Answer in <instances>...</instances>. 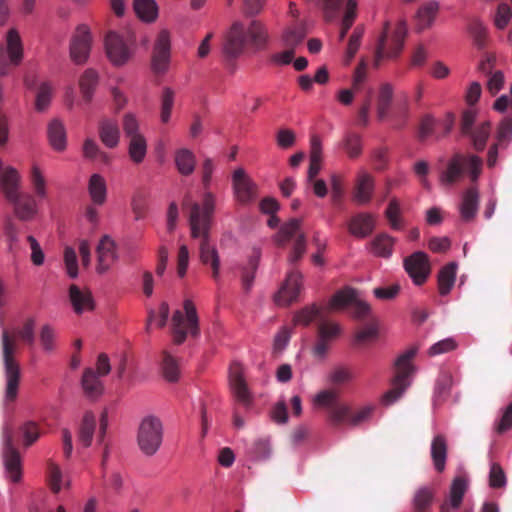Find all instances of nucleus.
<instances>
[{"label": "nucleus", "instance_id": "nucleus-22", "mask_svg": "<svg viewBox=\"0 0 512 512\" xmlns=\"http://www.w3.org/2000/svg\"><path fill=\"white\" fill-rule=\"evenodd\" d=\"M232 182L235 197L240 203H249L256 197V185L247 176L244 169L238 168L234 171Z\"/></svg>", "mask_w": 512, "mask_h": 512}, {"label": "nucleus", "instance_id": "nucleus-57", "mask_svg": "<svg viewBox=\"0 0 512 512\" xmlns=\"http://www.w3.org/2000/svg\"><path fill=\"white\" fill-rule=\"evenodd\" d=\"M55 331L49 324H45L41 327L39 333V341L45 352H52L55 348Z\"/></svg>", "mask_w": 512, "mask_h": 512}, {"label": "nucleus", "instance_id": "nucleus-50", "mask_svg": "<svg viewBox=\"0 0 512 512\" xmlns=\"http://www.w3.org/2000/svg\"><path fill=\"white\" fill-rule=\"evenodd\" d=\"M453 384V377L450 372H442L435 385V397L437 400L443 401L445 400L449 393Z\"/></svg>", "mask_w": 512, "mask_h": 512}, {"label": "nucleus", "instance_id": "nucleus-33", "mask_svg": "<svg viewBox=\"0 0 512 512\" xmlns=\"http://www.w3.org/2000/svg\"><path fill=\"white\" fill-rule=\"evenodd\" d=\"M47 135L54 150L63 151L66 148V131L61 121L52 120L48 125Z\"/></svg>", "mask_w": 512, "mask_h": 512}, {"label": "nucleus", "instance_id": "nucleus-55", "mask_svg": "<svg viewBox=\"0 0 512 512\" xmlns=\"http://www.w3.org/2000/svg\"><path fill=\"white\" fill-rule=\"evenodd\" d=\"M64 264L67 275L75 279L78 277V259L74 248L66 246L64 249Z\"/></svg>", "mask_w": 512, "mask_h": 512}, {"label": "nucleus", "instance_id": "nucleus-20", "mask_svg": "<svg viewBox=\"0 0 512 512\" xmlns=\"http://www.w3.org/2000/svg\"><path fill=\"white\" fill-rule=\"evenodd\" d=\"M170 61V36L166 30L159 32L152 55V69L162 74L168 69Z\"/></svg>", "mask_w": 512, "mask_h": 512}, {"label": "nucleus", "instance_id": "nucleus-32", "mask_svg": "<svg viewBox=\"0 0 512 512\" xmlns=\"http://www.w3.org/2000/svg\"><path fill=\"white\" fill-rule=\"evenodd\" d=\"M491 134V122L483 121L468 133L471 145L475 151H483Z\"/></svg>", "mask_w": 512, "mask_h": 512}, {"label": "nucleus", "instance_id": "nucleus-3", "mask_svg": "<svg viewBox=\"0 0 512 512\" xmlns=\"http://www.w3.org/2000/svg\"><path fill=\"white\" fill-rule=\"evenodd\" d=\"M268 42V32L263 23L252 20L248 26L235 21L225 36L223 53L228 59L240 57L247 47L263 49Z\"/></svg>", "mask_w": 512, "mask_h": 512}, {"label": "nucleus", "instance_id": "nucleus-48", "mask_svg": "<svg viewBox=\"0 0 512 512\" xmlns=\"http://www.w3.org/2000/svg\"><path fill=\"white\" fill-rule=\"evenodd\" d=\"M175 92L170 87H164L161 93V122L166 124L171 117L172 108L174 105Z\"/></svg>", "mask_w": 512, "mask_h": 512}, {"label": "nucleus", "instance_id": "nucleus-5", "mask_svg": "<svg viewBox=\"0 0 512 512\" xmlns=\"http://www.w3.org/2000/svg\"><path fill=\"white\" fill-rule=\"evenodd\" d=\"M483 167V160L474 154L455 153L448 160L445 169L440 172L441 185L450 187L459 182L466 173L472 183L478 181Z\"/></svg>", "mask_w": 512, "mask_h": 512}, {"label": "nucleus", "instance_id": "nucleus-24", "mask_svg": "<svg viewBox=\"0 0 512 512\" xmlns=\"http://www.w3.org/2000/svg\"><path fill=\"white\" fill-rule=\"evenodd\" d=\"M374 186L373 176L366 171H360L357 174L353 190V201L360 205L369 203L373 195Z\"/></svg>", "mask_w": 512, "mask_h": 512}, {"label": "nucleus", "instance_id": "nucleus-60", "mask_svg": "<svg viewBox=\"0 0 512 512\" xmlns=\"http://www.w3.org/2000/svg\"><path fill=\"white\" fill-rule=\"evenodd\" d=\"M47 469L50 488L54 493H58L61 490V470L59 466L51 460L47 463Z\"/></svg>", "mask_w": 512, "mask_h": 512}, {"label": "nucleus", "instance_id": "nucleus-40", "mask_svg": "<svg viewBox=\"0 0 512 512\" xmlns=\"http://www.w3.org/2000/svg\"><path fill=\"white\" fill-rule=\"evenodd\" d=\"M136 15L145 22H153L158 15V6L154 0H134Z\"/></svg>", "mask_w": 512, "mask_h": 512}, {"label": "nucleus", "instance_id": "nucleus-27", "mask_svg": "<svg viewBox=\"0 0 512 512\" xmlns=\"http://www.w3.org/2000/svg\"><path fill=\"white\" fill-rule=\"evenodd\" d=\"M374 218L371 214L360 213L349 222V231L357 237H366L374 230Z\"/></svg>", "mask_w": 512, "mask_h": 512}, {"label": "nucleus", "instance_id": "nucleus-11", "mask_svg": "<svg viewBox=\"0 0 512 512\" xmlns=\"http://www.w3.org/2000/svg\"><path fill=\"white\" fill-rule=\"evenodd\" d=\"M301 219L293 218L285 223L277 234V244L284 246L290 239L296 237L292 253L289 257V262L295 264L298 262L306 251V238L303 232H301Z\"/></svg>", "mask_w": 512, "mask_h": 512}, {"label": "nucleus", "instance_id": "nucleus-16", "mask_svg": "<svg viewBox=\"0 0 512 512\" xmlns=\"http://www.w3.org/2000/svg\"><path fill=\"white\" fill-rule=\"evenodd\" d=\"M348 305L351 306L352 313L356 318H364L370 312L369 304L359 300L356 296V291L349 287L336 292L329 303L330 309L333 310H338Z\"/></svg>", "mask_w": 512, "mask_h": 512}, {"label": "nucleus", "instance_id": "nucleus-51", "mask_svg": "<svg viewBox=\"0 0 512 512\" xmlns=\"http://www.w3.org/2000/svg\"><path fill=\"white\" fill-rule=\"evenodd\" d=\"M468 30L474 39L475 45L483 49L486 45L487 29L478 19H472L468 25Z\"/></svg>", "mask_w": 512, "mask_h": 512}, {"label": "nucleus", "instance_id": "nucleus-18", "mask_svg": "<svg viewBox=\"0 0 512 512\" xmlns=\"http://www.w3.org/2000/svg\"><path fill=\"white\" fill-rule=\"evenodd\" d=\"M229 384L237 403L248 409L252 404V395L243 377V369L239 363H233L229 368Z\"/></svg>", "mask_w": 512, "mask_h": 512}, {"label": "nucleus", "instance_id": "nucleus-39", "mask_svg": "<svg viewBox=\"0 0 512 512\" xmlns=\"http://www.w3.org/2000/svg\"><path fill=\"white\" fill-rule=\"evenodd\" d=\"M439 10V3L437 1H428L421 6L417 12V26L419 30L429 27Z\"/></svg>", "mask_w": 512, "mask_h": 512}, {"label": "nucleus", "instance_id": "nucleus-29", "mask_svg": "<svg viewBox=\"0 0 512 512\" xmlns=\"http://www.w3.org/2000/svg\"><path fill=\"white\" fill-rule=\"evenodd\" d=\"M174 163L177 171L182 176H189L195 170L196 157L191 150L187 148H180L174 153Z\"/></svg>", "mask_w": 512, "mask_h": 512}, {"label": "nucleus", "instance_id": "nucleus-38", "mask_svg": "<svg viewBox=\"0 0 512 512\" xmlns=\"http://www.w3.org/2000/svg\"><path fill=\"white\" fill-rule=\"evenodd\" d=\"M96 428V418L92 412H86L80 424L78 438L84 447H89Z\"/></svg>", "mask_w": 512, "mask_h": 512}, {"label": "nucleus", "instance_id": "nucleus-46", "mask_svg": "<svg viewBox=\"0 0 512 512\" xmlns=\"http://www.w3.org/2000/svg\"><path fill=\"white\" fill-rule=\"evenodd\" d=\"M12 335L19 337L28 347L32 348L35 344V319L27 318L22 327L15 329Z\"/></svg>", "mask_w": 512, "mask_h": 512}, {"label": "nucleus", "instance_id": "nucleus-12", "mask_svg": "<svg viewBox=\"0 0 512 512\" xmlns=\"http://www.w3.org/2000/svg\"><path fill=\"white\" fill-rule=\"evenodd\" d=\"M325 18L328 21L334 20L344 5L345 0H320ZM356 0H346L345 12L341 22L339 40L342 41L356 18Z\"/></svg>", "mask_w": 512, "mask_h": 512}, {"label": "nucleus", "instance_id": "nucleus-62", "mask_svg": "<svg viewBox=\"0 0 512 512\" xmlns=\"http://www.w3.org/2000/svg\"><path fill=\"white\" fill-rule=\"evenodd\" d=\"M52 88L50 84L42 83L37 91L35 107L38 111L45 110L51 100Z\"/></svg>", "mask_w": 512, "mask_h": 512}, {"label": "nucleus", "instance_id": "nucleus-43", "mask_svg": "<svg viewBox=\"0 0 512 512\" xmlns=\"http://www.w3.org/2000/svg\"><path fill=\"white\" fill-rule=\"evenodd\" d=\"M467 481L463 477H456L450 487L449 501L451 508L457 509L460 507L463 497L467 490Z\"/></svg>", "mask_w": 512, "mask_h": 512}, {"label": "nucleus", "instance_id": "nucleus-53", "mask_svg": "<svg viewBox=\"0 0 512 512\" xmlns=\"http://www.w3.org/2000/svg\"><path fill=\"white\" fill-rule=\"evenodd\" d=\"M343 146L350 158L358 157L362 152L361 136L354 132H348Z\"/></svg>", "mask_w": 512, "mask_h": 512}, {"label": "nucleus", "instance_id": "nucleus-26", "mask_svg": "<svg viewBox=\"0 0 512 512\" xmlns=\"http://www.w3.org/2000/svg\"><path fill=\"white\" fill-rule=\"evenodd\" d=\"M101 142L110 149L118 146L120 141V129L116 120L103 119L98 127Z\"/></svg>", "mask_w": 512, "mask_h": 512}, {"label": "nucleus", "instance_id": "nucleus-13", "mask_svg": "<svg viewBox=\"0 0 512 512\" xmlns=\"http://www.w3.org/2000/svg\"><path fill=\"white\" fill-rule=\"evenodd\" d=\"M3 462L7 478L18 483L22 478V461L18 450L13 443L12 431L5 428L3 431Z\"/></svg>", "mask_w": 512, "mask_h": 512}, {"label": "nucleus", "instance_id": "nucleus-42", "mask_svg": "<svg viewBox=\"0 0 512 512\" xmlns=\"http://www.w3.org/2000/svg\"><path fill=\"white\" fill-rule=\"evenodd\" d=\"M393 97V88L391 84H382L377 97V115L379 120H383L389 111Z\"/></svg>", "mask_w": 512, "mask_h": 512}, {"label": "nucleus", "instance_id": "nucleus-7", "mask_svg": "<svg viewBox=\"0 0 512 512\" xmlns=\"http://www.w3.org/2000/svg\"><path fill=\"white\" fill-rule=\"evenodd\" d=\"M416 353L417 348L412 347L401 354L395 361L396 373L392 381V388L383 396L384 404L390 405L394 403L402 396L406 388L410 385L408 378L413 372L411 360L414 358Z\"/></svg>", "mask_w": 512, "mask_h": 512}, {"label": "nucleus", "instance_id": "nucleus-36", "mask_svg": "<svg viewBox=\"0 0 512 512\" xmlns=\"http://www.w3.org/2000/svg\"><path fill=\"white\" fill-rule=\"evenodd\" d=\"M98 85V73L94 69H86L79 79V87L82 97L86 102H90Z\"/></svg>", "mask_w": 512, "mask_h": 512}, {"label": "nucleus", "instance_id": "nucleus-4", "mask_svg": "<svg viewBox=\"0 0 512 512\" xmlns=\"http://www.w3.org/2000/svg\"><path fill=\"white\" fill-rule=\"evenodd\" d=\"M2 359L5 376L4 403L12 404L16 401L21 381V368L16 360L18 343L15 335L7 329L1 333Z\"/></svg>", "mask_w": 512, "mask_h": 512}, {"label": "nucleus", "instance_id": "nucleus-58", "mask_svg": "<svg viewBox=\"0 0 512 512\" xmlns=\"http://www.w3.org/2000/svg\"><path fill=\"white\" fill-rule=\"evenodd\" d=\"M385 216L388 219L392 229L399 230L401 228L400 203L396 198H392L390 200L389 205L385 211Z\"/></svg>", "mask_w": 512, "mask_h": 512}, {"label": "nucleus", "instance_id": "nucleus-41", "mask_svg": "<svg viewBox=\"0 0 512 512\" xmlns=\"http://www.w3.org/2000/svg\"><path fill=\"white\" fill-rule=\"evenodd\" d=\"M306 29L303 23L288 27L282 36L283 45L295 49L305 38Z\"/></svg>", "mask_w": 512, "mask_h": 512}, {"label": "nucleus", "instance_id": "nucleus-56", "mask_svg": "<svg viewBox=\"0 0 512 512\" xmlns=\"http://www.w3.org/2000/svg\"><path fill=\"white\" fill-rule=\"evenodd\" d=\"M351 410L348 406L335 403L330 408V417L334 424H349L351 419Z\"/></svg>", "mask_w": 512, "mask_h": 512}, {"label": "nucleus", "instance_id": "nucleus-45", "mask_svg": "<svg viewBox=\"0 0 512 512\" xmlns=\"http://www.w3.org/2000/svg\"><path fill=\"white\" fill-rule=\"evenodd\" d=\"M259 259L260 251L255 249L253 251V255L249 259L248 267L245 268L242 272V285L246 292H248L253 285L255 272L259 264Z\"/></svg>", "mask_w": 512, "mask_h": 512}, {"label": "nucleus", "instance_id": "nucleus-23", "mask_svg": "<svg viewBox=\"0 0 512 512\" xmlns=\"http://www.w3.org/2000/svg\"><path fill=\"white\" fill-rule=\"evenodd\" d=\"M97 272L102 274L110 269L117 259L116 244L108 236L104 235L97 246Z\"/></svg>", "mask_w": 512, "mask_h": 512}, {"label": "nucleus", "instance_id": "nucleus-21", "mask_svg": "<svg viewBox=\"0 0 512 512\" xmlns=\"http://www.w3.org/2000/svg\"><path fill=\"white\" fill-rule=\"evenodd\" d=\"M302 275L298 271H291L277 294L275 303L280 306H287L296 301L301 290Z\"/></svg>", "mask_w": 512, "mask_h": 512}, {"label": "nucleus", "instance_id": "nucleus-54", "mask_svg": "<svg viewBox=\"0 0 512 512\" xmlns=\"http://www.w3.org/2000/svg\"><path fill=\"white\" fill-rule=\"evenodd\" d=\"M363 34H364V28L362 26H357L353 30V32L349 38L347 49H346V54H345L347 63H349L354 58L355 54L357 53V51L360 47V44H361V39L363 37Z\"/></svg>", "mask_w": 512, "mask_h": 512}, {"label": "nucleus", "instance_id": "nucleus-14", "mask_svg": "<svg viewBox=\"0 0 512 512\" xmlns=\"http://www.w3.org/2000/svg\"><path fill=\"white\" fill-rule=\"evenodd\" d=\"M105 49L109 60L116 66H122L131 58V42L117 32L110 31L105 38Z\"/></svg>", "mask_w": 512, "mask_h": 512}, {"label": "nucleus", "instance_id": "nucleus-34", "mask_svg": "<svg viewBox=\"0 0 512 512\" xmlns=\"http://www.w3.org/2000/svg\"><path fill=\"white\" fill-rule=\"evenodd\" d=\"M431 457L438 472L445 469L447 457V442L443 435H437L431 443Z\"/></svg>", "mask_w": 512, "mask_h": 512}, {"label": "nucleus", "instance_id": "nucleus-1", "mask_svg": "<svg viewBox=\"0 0 512 512\" xmlns=\"http://www.w3.org/2000/svg\"><path fill=\"white\" fill-rule=\"evenodd\" d=\"M29 182L34 194L22 190V177L12 166H5L0 159V193L12 205L16 218L31 221L38 214V200L47 197V180L38 164L29 170Z\"/></svg>", "mask_w": 512, "mask_h": 512}, {"label": "nucleus", "instance_id": "nucleus-2", "mask_svg": "<svg viewBox=\"0 0 512 512\" xmlns=\"http://www.w3.org/2000/svg\"><path fill=\"white\" fill-rule=\"evenodd\" d=\"M187 211L190 235L199 240V257L204 265H209L213 279L220 274V258L217 249L211 244V227L215 211V196L213 193L203 194L202 203L191 201L187 196L183 201Z\"/></svg>", "mask_w": 512, "mask_h": 512}, {"label": "nucleus", "instance_id": "nucleus-37", "mask_svg": "<svg viewBox=\"0 0 512 512\" xmlns=\"http://www.w3.org/2000/svg\"><path fill=\"white\" fill-rule=\"evenodd\" d=\"M88 191L93 203L102 205L107 194L105 179L99 174H93L89 180Z\"/></svg>", "mask_w": 512, "mask_h": 512}, {"label": "nucleus", "instance_id": "nucleus-52", "mask_svg": "<svg viewBox=\"0 0 512 512\" xmlns=\"http://www.w3.org/2000/svg\"><path fill=\"white\" fill-rule=\"evenodd\" d=\"M322 319V309L313 305L300 310L294 317L296 324L309 325L315 319Z\"/></svg>", "mask_w": 512, "mask_h": 512}, {"label": "nucleus", "instance_id": "nucleus-64", "mask_svg": "<svg viewBox=\"0 0 512 512\" xmlns=\"http://www.w3.org/2000/svg\"><path fill=\"white\" fill-rule=\"evenodd\" d=\"M214 169H215V164H214L213 160L209 157L205 158L203 160V163L201 166V180H202L203 188L205 190L204 194L206 192L212 193L209 189H210Z\"/></svg>", "mask_w": 512, "mask_h": 512}, {"label": "nucleus", "instance_id": "nucleus-63", "mask_svg": "<svg viewBox=\"0 0 512 512\" xmlns=\"http://www.w3.org/2000/svg\"><path fill=\"white\" fill-rule=\"evenodd\" d=\"M489 485L492 488H502L506 485V475L498 463H492L489 472Z\"/></svg>", "mask_w": 512, "mask_h": 512}, {"label": "nucleus", "instance_id": "nucleus-30", "mask_svg": "<svg viewBox=\"0 0 512 512\" xmlns=\"http://www.w3.org/2000/svg\"><path fill=\"white\" fill-rule=\"evenodd\" d=\"M435 497V491L432 487L422 486L415 490L412 498L413 512H428Z\"/></svg>", "mask_w": 512, "mask_h": 512}, {"label": "nucleus", "instance_id": "nucleus-35", "mask_svg": "<svg viewBox=\"0 0 512 512\" xmlns=\"http://www.w3.org/2000/svg\"><path fill=\"white\" fill-rule=\"evenodd\" d=\"M457 264L450 262L446 264L438 274V288L441 295H447L454 286L456 279Z\"/></svg>", "mask_w": 512, "mask_h": 512}, {"label": "nucleus", "instance_id": "nucleus-6", "mask_svg": "<svg viewBox=\"0 0 512 512\" xmlns=\"http://www.w3.org/2000/svg\"><path fill=\"white\" fill-rule=\"evenodd\" d=\"M164 436L162 421L153 415L144 417L138 427L137 444L140 451L151 457L160 449Z\"/></svg>", "mask_w": 512, "mask_h": 512}, {"label": "nucleus", "instance_id": "nucleus-61", "mask_svg": "<svg viewBox=\"0 0 512 512\" xmlns=\"http://www.w3.org/2000/svg\"><path fill=\"white\" fill-rule=\"evenodd\" d=\"M512 17V11L508 4L500 3L497 7V11L494 18L495 26L503 30L507 27Z\"/></svg>", "mask_w": 512, "mask_h": 512}, {"label": "nucleus", "instance_id": "nucleus-10", "mask_svg": "<svg viewBox=\"0 0 512 512\" xmlns=\"http://www.w3.org/2000/svg\"><path fill=\"white\" fill-rule=\"evenodd\" d=\"M122 127L128 139V153L134 163H141L147 153V141L140 132L139 121L132 113L123 116Z\"/></svg>", "mask_w": 512, "mask_h": 512}, {"label": "nucleus", "instance_id": "nucleus-28", "mask_svg": "<svg viewBox=\"0 0 512 512\" xmlns=\"http://www.w3.org/2000/svg\"><path fill=\"white\" fill-rule=\"evenodd\" d=\"M479 204V194L475 187L468 188L462 197L460 204V214L464 221L472 220L477 211Z\"/></svg>", "mask_w": 512, "mask_h": 512}, {"label": "nucleus", "instance_id": "nucleus-59", "mask_svg": "<svg viewBox=\"0 0 512 512\" xmlns=\"http://www.w3.org/2000/svg\"><path fill=\"white\" fill-rule=\"evenodd\" d=\"M512 140V118H504L497 129L496 141L507 147Z\"/></svg>", "mask_w": 512, "mask_h": 512}, {"label": "nucleus", "instance_id": "nucleus-44", "mask_svg": "<svg viewBox=\"0 0 512 512\" xmlns=\"http://www.w3.org/2000/svg\"><path fill=\"white\" fill-rule=\"evenodd\" d=\"M161 368L166 380L170 382L177 381L179 378L178 361L169 352H162Z\"/></svg>", "mask_w": 512, "mask_h": 512}, {"label": "nucleus", "instance_id": "nucleus-25", "mask_svg": "<svg viewBox=\"0 0 512 512\" xmlns=\"http://www.w3.org/2000/svg\"><path fill=\"white\" fill-rule=\"evenodd\" d=\"M69 300L76 314H82L94 309V299L89 289L80 288L76 284L69 287Z\"/></svg>", "mask_w": 512, "mask_h": 512}, {"label": "nucleus", "instance_id": "nucleus-19", "mask_svg": "<svg viewBox=\"0 0 512 512\" xmlns=\"http://www.w3.org/2000/svg\"><path fill=\"white\" fill-rule=\"evenodd\" d=\"M6 40L9 61L0 60V77L8 75L10 66L17 67L23 60V45L18 31L10 29Z\"/></svg>", "mask_w": 512, "mask_h": 512}, {"label": "nucleus", "instance_id": "nucleus-17", "mask_svg": "<svg viewBox=\"0 0 512 512\" xmlns=\"http://www.w3.org/2000/svg\"><path fill=\"white\" fill-rule=\"evenodd\" d=\"M404 268L415 285L426 282L431 272L429 257L422 251H417L404 259Z\"/></svg>", "mask_w": 512, "mask_h": 512}, {"label": "nucleus", "instance_id": "nucleus-8", "mask_svg": "<svg viewBox=\"0 0 512 512\" xmlns=\"http://www.w3.org/2000/svg\"><path fill=\"white\" fill-rule=\"evenodd\" d=\"M407 29L404 22H399L390 35L389 24L386 23L384 31L379 38L375 56L374 66L379 67L383 59H391L397 57L403 48Z\"/></svg>", "mask_w": 512, "mask_h": 512}, {"label": "nucleus", "instance_id": "nucleus-47", "mask_svg": "<svg viewBox=\"0 0 512 512\" xmlns=\"http://www.w3.org/2000/svg\"><path fill=\"white\" fill-rule=\"evenodd\" d=\"M394 238L387 234L377 236L372 242V251L380 257H389L392 254Z\"/></svg>", "mask_w": 512, "mask_h": 512}, {"label": "nucleus", "instance_id": "nucleus-49", "mask_svg": "<svg viewBox=\"0 0 512 512\" xmlns=\"http://www.w3.org/2000/svg\"><path fill=\"white\" fill-rule=\"evenodd\" d=\"M23 437V446L25 448L33 445L40 437L41 431L39 425L34 421H26L20 427Z\"/></svg>", "mask_w": 512, "mask_h": 512}, {"label": "nucleus", "instance_id": "nucleus-9", "mask_svg": "<svg viewBox=\"0 0 512 512\" xmlns=\"http://www.w3.org/2000/svg\"><path fill=\"white\" fill-rule=\"evenodd\" d=\"M185 316L180 310H176L172 316V334L175 344H182L188 333L196 337L199 334L198 316L195 305L189 299L184 301Z\"/></svg>", "mask_w": 512, "mask_h": 512}, {"label": "nucleus", "instance_id": "nucleus-15", "mask_svg": "<svg viewBox=\"0 0 512 512\" xmlns=\"http://www.w3.org/2000/svg\"><path fill=\"white\" fill-rule=\"evenodd\" d=\"M91 43L92 37L88 26L84 24L79 25L69 45L70 58L75 64L82 65L88 60Z\"/></svg>", "mask_w": 512, "mask_h": 512}, {"label": "nucleus", "instance_id": "nucleus-31", "mask_svg": "<svg viewBox=\"0 0 512 512\" xmlns=\"http://www.w3.org/2000/svg\"><path fill=\"white\" fill-rule=\"evenodd\" d=\"M98 376L92 368H86L82 376L83 391L91 399H95L103 393V385Z\"/></svg>", "mask_w": 512, "mask_h": 512}]
</instances>
